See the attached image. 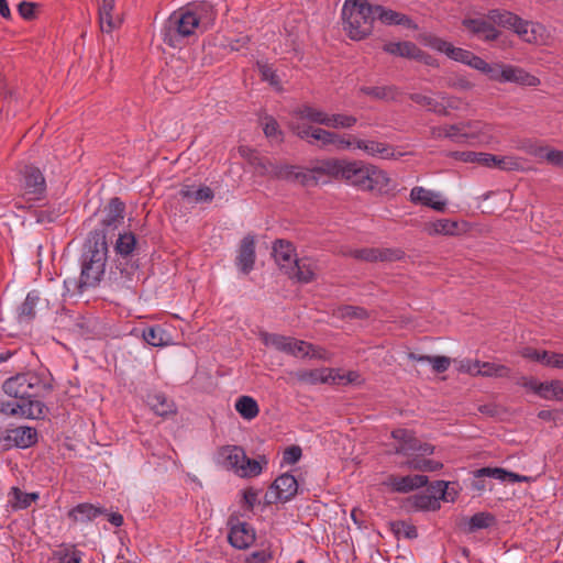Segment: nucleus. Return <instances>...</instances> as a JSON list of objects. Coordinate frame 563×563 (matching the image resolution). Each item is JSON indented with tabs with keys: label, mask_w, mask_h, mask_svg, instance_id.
Returning a JSON list of instances; mask_svg holds the SVG:
<instances>
[{
	"label": "nucleus",
	"mask_w": 563,
	"mask_h": 563,
	"mask_svg": "<svg viewBox=\"0 0 563 563\" xmlns=\"http://www.w3.org/2000/svg\"><path fill=\"white\" fill-rule=\"evenodd\" d=\"M541 26L520 18V24L516 23L514 32L527 43H537L540 36Z\"/></svg>",
	"instance_id": "49530a36"
},
{
	"label": "nucleus",
	"mask_w": 563,
	"mask_h": 563,
	"mask_svg": "<svg viewBox=\"0 0 563 563\" xmlns=\"http://www.w3.org/2000/svg\"><path fill=\"white\" fill-rule=\"evenodd\" d=\"M408 358L415 362H428L431 364L432 369L435 373H443L448 371L451 364V360L448 356L438 355V356H429V355H419L413 352L408 354Z\"/></svg>",
	"instance_id": "8fccbe9b"
},
{
	"label": "nucleus",
	"mask_w": 563,
	"mask_h": 563,
	"mask_svg": "<svg viewBox=\"0 0 563 563\" xmlns=\"http://www.w3.org/2000/svg\"><path fill=\"white\" fill-rule=\"evenodd\" d=\"M135 247L136 238L134 233L124 232L119 234L114 244V251L119 258L117 260L114 271L111 269L110 275L113 276L114 280L123 285L131 282L139 269V264L131 261Z\"/></svg>",
	"instance_id": "20e7f679"
},
{
	"label": "nucleus",
	"mask_w": 563,
	"mask_h": 563,
	"mask_svg": "<svg viewBox=\"0 0 563 563\" xmlns=\"http://www.w3.org/2000/svg\"><path fill=\"white\" fill-rule=\"evenodd\" d=\"M389 529L397 540H400L401 538L415 540L419 536L417 527L405 520L389 522Z\"/></svg>",
	"instance_id": "09e8293b"
},
{
	"label": "nucleus",
	"mask_w": 563,
	"mask_h": 563,
	"mask_svg": "<svg viewBox=\"0 0 563 563\" xmlns=\"http://www.w3.org/2000/svg\"><path fill=\"white\" fill-rule=\"evenodd\" d=\"M461 126H463V141H484L490 135L493 131L490 124L479 120H468L461 122Z\"/></svg>",
	"instance_id": "7c9ffc66"
},
{
	"label": "nucleus",
	"mask_w": 563,
	"mask_h": 563,
	"mask_svg": "<svg viewBox=\"0 0 563 563\" xmlns=\"http://www.w3.org/2000/svg\"><path fill=\"white\" fill-rule=\"evenodd\" d=\"M262 465L257 460L250 459L244 452V460L241 463L238 475L241 477H254L262 473Z\"/></svg>",
	"instance_id": "052dcab7"
},
{
	"label": "nucleus",
	"mask_w": 563,
	"mask_h": 563,
	"mask_svg": "<svg viewBox=\"0 0 563 563\" xmlns=\"http://www.w3.org/2000/svg\"><path fill=\"white\" fill-rule=\"evenodd\" d=\"M525 358L539 362L545 366L563 369V353L539 351L532 347H525L521 351Z\"/></svg>",
	"instance_id": "bb28decb"
},
{
	"label": "nucleus",
	"mask_w": 563,
	"mask_h": 563,
	"mask_svg": "<svg viewBox=\"0 0 563 563\" xmlns=\"http://www.w3.org/2000/svg\"><path fill=\"white\" fill-rule=\"evenodd\" d=\"M37 442V431L33 427L19 426L0 432V444L4 450L27 449Z\"/></svg>",
	"instance_id": "6e6552de"
},
{
	"label": "nucleus",
	"mask_w": 563,
	"mask_h": 563,
	"mask_svg": "<svg viewBox=\"0 0 563 563\" xmlns=\"http://www.w3.org/2000/svg\"><path fill=\"white\" fill-rule=\"evenodd\" d=\"M383 51L394 56L412 59L417 52V44L410 41L388 42L384 44Z\"/></svg>",
	"instance_id": "c03bdc74"
},
{
	"label": "nucleus",
	"mask_w": 563,
	"mask_h": 563,
	"mask_svg": "<svg viewBox=\"0 0 563 563\" xmlns=\"http://www.w3.org/2000/svg\"><path fill=\"white\" fill-rule=\"evenodd\" d=\"M244 450L238 445H227L220 449L219 459L221 464L238 474L239 467L244 460Z\"/></svg>",
	"instance_id": "2f4dec72"
},
{
	"label": "nucleus",
	"mask_w": 563,
	"mask_h": 563,
	"mask_svg": "<svg viewBox=\"0 0 563 563\" xmlns=\"http://www.w3.org/2000/svg\"><path fill=\"white\" fill-rule=\"evenodd\" d=\"M503 67L504 64H489L481 57L475 69L485 74L490 80L501 82L499 74L503 71Z\"/></svg>",
	"instance_id": "680f3d73"
},
{
	"label": "nucleus",
	"mask_w": 563,
	"mask_h": 563,
	"mask_svg": "<svg viewBox=\"0 0 563 563\" xmlns=\"http://www.w3.org/2000/svg\"><path fill=\"white\" fill-rule=\"evenodd\" d=\"M391 437L398 443L395 446L394 452L396 454L410 456L415 454L416 445H418V439L415 433L408 429H395L391 431Z\"/></svg>",
	"instance_id": "c756f323"
},
{
	"label": "nucleus",
	"mask_w": 563,
	"mask_h": 563,
	"mask_svg": "<svg viewBox=\"0 0 563 563\" xmlns=\"http://www.w3.org/2000/svg\"><path fill=\"white\" fill-rule=\"evenodd\" d=\"M478 375L484 377L509 378L511 375V369L501 364L493 362H481Z\"/></svg>",
	"instance_id": "4d7b16f0"
},
{
	"label": "nucleus",
	"mask_w": 563,
	"mask_h": 563,
	"mask_svg": "<svg viewBox=\"0 0 563 563\" xmlns=\"http://www.w3.org/2000/svg\"><path fill=\"white\" fill-rule=\"evenodd\" d=\"M38 404L20 402L16 399H0V413L8 417H20L26 419H40L41 408L37 410Z\"/></svg>",
	"instance_id": "2eb2a0df"
},
{
	"label": "nucleus",
	"mask_w": 563,
	"mask_h": 563,
	"mask_svg": "<svg viewBox=\"0 0 563 563\" xmlns=\"http://www.w3.org/2000/svg\"><path fill=\"white\" fill-rule=\"evenodd\" d=\"M463 126L461 123L438 126L431 129V134L435 139H449L453 142H463Z\"/></svg>",
	"instance_id": "864d4df0"
},
{
	"label": "nucleus",
	"mask_w": 563,
	"mask_h": 563,
	"mask_svg": "<svg viewBox=\"0 0 563 563\" xmlns=\"http://www.w3.org/2000/svg\"><path fill=\"white\" fill-rule=\"evenodd\" d=\"M463 25L478 38L485 42H492L498 38L499 31L489 22L484 19H466Z\"/></svg>",
	"instance_id": "a878e982"
},
{
	"label": "nucleus",
	"mask_w": 563,
	"mask_h": 563,
	"mask_svg": "<svg viewBox=\"0 0 563 563\" xmlns=\"http://www.w3.org/2000/svg\"><path fill=\"white\" fill-rule=\"evenodd\" d=\"M495 522L496 518L493 514L487 511L476 512L467 520L466 531L473 533L481 529H487Z\"/></svg>",
	"instance_id": "603ef678"
},
{
	"label": "nucleus",
	"mask_w": 563,
	"mask_h": 563,
	"mask_svg": "<svg viewBox=\"0 0 563 563\" xmlns=\"http://www.w3.org/2000/svg\"><path fill=\"white\" fill-rule=\"evenodd\" d=\"M481 165L506 172L523 169V161L521 158L516 156H498L489 153H483Z\"/></svg>",
	"instance_id": "393cba45"
},
{
	"label": "nucleus",
	"mask_w": 563,
	"mask_h": 563,
	"mask_svg": "<svg viewBox=\"0 0 563 563\" xmlns=\"http://www.w3.org/2000/svg\"><path fill=\"white\" fill-rule=\"evenodd\" d=\"M125 205L118 198H111L107 207L104 208V217L100 221L99 228L95 230H101L106 233V236L110 231H114L119 228L124 219Z\"/></svg>",
	"instance_id": "f8f14e48"
},
{
	"label": "nucleus",
	"mask_w": 563,
	"mask_h": 563,
	"mask_svg": "<svg viewBox=\"0 0 563 563\" xmlns=\"http://www.w3.org/2000/svg\"><path fill=\"white\" fill-rule=\"evenodd\" d=\"M41 301L40 292L31 290L27 292L25 300L16 310V319L19 323H30L36 316L35 308Z\"/></svg>",
	"instance_id": "473e14b6"
},
{
	"label": "nucleus",
	"mask_w": 563,
	"mask_h": 563,
	"mask_svg": "<svg viewBox=\"0 0 563 563\" xmlns=\"http://www.w3.org/2000/svg\"><path fill=\"white\" fill-rule=\"evenodd\" d=\"M426 44L434 51L444 53L450 59L467 65L474 69L481 58L473 52L462 47H455L450 42L438 36L427 37Z\"/></svg>",
	"instance_id": "0eeeda50"
},
{
	"label": "nucleus",
	"mask_w": 563,
	"mask_h": 563,
	"mask_svg": "<svg viewBox=\"0 0 563 563\" xmlns=\"http://www.w3.org/2000/svg\"><path fill=\"white\" fill-rule=\"evenodd\" d=\"M142 336L147 344L155 347L165 346L168 341L166 331L159 324L144 328Z\"/></svg>",
	"instance_id": "3c124183"
},
{
	"label": "nucleus",
	"mask_w": 563,
	"mask_h": 563,
	"mask_svg": "<svg viewBox=\"0 0 563 563\" xmlns=\"http://www.w3.org/2000/svg\"><path fill=\"white\" fill-rule=\"evenodd\" d=\"M217 10L208 1L188 3L175 10L163 23L161 36L172 48H181L213 27Z\"/></svg>",
	"instance_id": "f257e3e1"
},
{
	"label": "nucleus",
	"mask_w": 563,
	"mask_h": 563,
	"mask_svg": "<svg viewBox=\"0 0 563 563\" xmlns=\"http://www.w3.org/2000/svg\"><path fill=\"white\" fill-rule=\"evenodd\" d=\"M228 539L233 548L243 550L255 541V530L247 522H238L231 527Z\"/></svg>",
	"instance_id": "4be33fe9"
},
{
	"label": "nucleus",
	"mask_w": 563,
	"mask_h": 563,
	"mask_svg": "<svg viewBox=\"0 0 563 563\" xmlns=\"http://www.w3.org/2000/svg\"><path fill=\"white\" fill-rule=\"evenodd\" d=\"M334 369L332 368H320V369H307L297 373V378L300 382L309 384H323V383H336V376H333Z\"/></svg>",
	"instance_id": "4c0bfd02"
},
{
	"label": "nucleus",
	"mask_w": 563,
	"mask_h": 563,
	"mask_svg": "<svg viewBox=\"0 0 563 563\" xmlns=\"http://www.w3.org/2000/svg\"><path fill=\"white\" fill-rule=\"evenodd\" d=\"M499 76L501 77V84L512 82L528 87H536L540 84V79L538 77L514 65L504 64L503 71L499 74Z\"/></svg>",
	"instance_id": "5701e85b"
},
{
	"label": "nucleus",
	"mask_w": 563,
	"mask_h": 563,
	"mask_svg": "<svg viewBox=\"0 0 563 563\" xmlns=\"http://www.w3.org/2000/svg\"><path fill=\"white\" fill-rule=\"evenodd\" d=\"M355 147L364 151L369 156L382 159H395L402 155L401 153L397 154L393 145L375 140L355 139Z\"/></svg>",
	"instance_id": "a211bd4d"
},
{
	"label": "nucleus",
	"mask_w": 563,
	"mask_h": 563,
	"mask_svg": "<svg viewBox=\"0 0 563 563\" xmlns=\"http://www.w3.org/2000/svg\"><path fill=\"white\" fill-rule=\"evenodd\" d=\"M395 184L385 170L371 164L365 191L388 195L395 190Z\"/></svg>",
	"instance_id": "6ab92c4d"
},
{
	"label": "nucleus",
	"mask_w": 563,
	"mask_h": 563,
	"mask_svg": "<svg viewBox=\"0 0 563 563\" xmlns=\"http://www.w3.org/2000/svg\"><path fill=\"white\" fill-rule=\"evenodd\" d=\"M53 556L58 563H82L84 552L75 544L63 543L53 552Z\"/></svg>",
	"instance_id": "a19ab883"
},
{
	"label": "nucleus",
	"mask_w": 563,
	"mask_h": 563,
	"mask_svg": "<svg viewBox=\"0 0 563 563\" xmlns=\"http://www.w3.org/2000/svg\"><path fill=\"white\" fill-rule=\"evenodd\" d=\"M81 260L107 263L108 243L106 233L101 230H92L85 242Z\"/></svg>",
	"instance_id": "9b49d317"
},
{
	"label": "nucleus",
	"mask_w": 563,
	"mask_h": 563,
	"mask_svg": "<svg viewBox=\"0 0 563 563\" xmlns=\"http://www.w3.org/2000/svg\"><path fill=\"white\" fill-rule=\"evenodd\" d=\"M106 264L103 262L81 260V272L78 282L80 291L87 287H95L101 282L106 272Z\"/></svg>",
	"instance_id": "dca6fc26"
},
{
	"label": "nucleus",
	"mask_w": 563,
	"mask_h": 563,
	"mask_svg": "<svg viewBox=\"0 0 563 563\" xmlns=\"http://www.w3.org/2000/svg\"><path fill=\"white\" fill-rule=\"evenodd\" d=\"M344 255L369 263L396 262L405 256V252L400 249L364 247L350 250Z\"/></svg>",
	"instance_id": "9d476101"
},
{
	"label": "nucleus",
	"mask_w": 563,
	"mask_h": 563,
	"mask_svg": "<svg viewBox=\"0 0 563 563\" xmlns=\"http://www.w3.org/2000/svg\"><path fill=\"white\" fill-rule=\"evenodd\" d=\"M369 168L371 164L363 161L329 158L324 170L328 172V177L344 180L358 190L365 191Z\"/></svg>",
	"instance_id": "39448f33"
},
{
	"label": "nucleus",
	"mask_w": 563,
	"mask_h": 563,
	"mask_svg": "<svg viewBox=\"0 0 563 563\" xmlns=\"http://www.w3.org/2000/svg\"><path fill=\"white\" fill-rule=\"evenodd\" d=\"M273 559V552L269 548L260 549L250 552L244 558V563H267Z\"/></svg>",
	"instance_id": "774afa93"
},
{
	"label": "nucleus",
	"mask_w": 563,
	"mask_h": 563,
	"mask_svg": "<svg viewBox=\"0 0 563 563\" xmlns=\"http://www.w3.org/2000/svg\"><path fill=\"white\" fill-rule=\"evenodd\" d=\"M357 122V118L351 114H329L328 128L332 129H350Z\"/></svg>",
	"instance_id": "e2e57ef3"
},
{
	"label": "nucleus",
	"mask_w": 563,
	"mask_h": 563,
	"mask_svg": "<svg viewBox=\"0 0 563 563\" xmlns=\"http://www.w3.org/2000/svg\"><path fill=\"white\" fill-rule=\"evenodd\" d=\"M146 402L157 416L167 417L169 415L176 413V406L174 401L170 400L164 393L158 391L148 394Z\"/></svg>",
	"instance_id": "72a5a7b5"
},
{
	"label": "nucleus",
	"mask_w": 563,
	"mask_h": 563,
	"mask_svg": "<svg viewBox=\"0 0 563 563\" xmlns=\"http://www.w3.org/2000/svg\"><path fill=\"white\" fill-rule=\"evenodd\" d=\"M427 483L428 477L426 475H390L386 484L391 488L393 492L406 494L426 486Z\"/></svg>",
	"instance_id": "412c9836"
},
{
	"label": "nucleus",
	"mask_w": 563,
	"mask_h": 563,
	"mask_svg": "<svg viewBox=\"0 0 563 563\" xmlns=\"http://www.w3.org/2000/svg\"><path fill=\"white\" fill-rule=\"evenodd\" d=\"M273 256L276 264L283 269L286 274L290 271V268L296 263L297 254L296 249L289 241L285 240H276L273 244Z\"/></svg>",
	"instance_id": "aec40b11"
},
{
	"label": "nucleus",
	"mask_w": 563,
	"mask_h": 563,
	"mask_svg": "<svg viewBox=\"0 0 563 563\" xmlns=\"http://www.w3.org/2000/svg\"><path fill=\"white\" fill-rule=\"evenodd\" d=\"M38 497V493H25L13 486L8 494V504L13 510H22L29 508Z\"/></svg>",
	"instance_id": "58836bf2"
},
{
	"label": "nucleus",
	"mask_w": 563,
	"mask_h": 563,
	"mask_svg": "<svg viewBox=\"0 0 563 563\" xmlns=\"http://www.w3.org/2000/svg\"><path fill=\"white\" fill-rule=\"evenodd\" d=\"M410 509L415 511L438 510L440 508L439 498L435 495L416 494L408 499Z\"/></svg>",
	"instance_id": "79ce46f5"
},
{
	"label": "nucleus",
	"mask_w": 563,
	"mask_h": 563,
	"mask_svg": "<svg viewBox=\"0 0 563 563\" xmlns=\"http://www.w3.org/2000/svg\"><path fill=\"white\" fill-rule=\"evenodd\" d=\"M329 164V158L319 161L311 167H300L298 184L302 187H316L320 184L323 176H328L325 165Z\"/></svg>",
	"instance_id": "c85d7f7f"
},
{
	"label": "nucleus",
	"mask_w": 563,
	"mask_h": 563,
	"mask_svg": "<svg viewBox=\"0 0 563 563\" xmlns=\"http://www.w3.org/2000/svg\"><path fill=\"white\" fill-rule=\"evenodd\" d=\"M263 131L267 139L283 142V131L279 128L278 122L272 115H266L263 122Z\"/></svg>",
	"instance_id": "0e129e2a"
},
{
	"label": "nucleus",
	"mask_w": 563,
	"mask_h": 563,
	"mask_svg": "<svg viewBox=\"0 0 563 563\" xmlns=\"http://www.w3.org/2000/svg\"><path fill=\"white\" fill-rule=\"evenodd\" d=\"M409 99L415 103L426 108L427 111L440 115V112H444V108L440 106V100L434 99L432 96H428L421 92L409 93Z\"/></svg>",
	"instance_id": "6e6d98bb"
},
{
	"label": "nucleus",
	"mask_w": 563,
	"mask_h": 563,
	"mask_svg": "<svg viewBox=\"0 0 563 563\" xmlns=\"http://www.w3.org/2000/svg\"><path fill=\"white\" fill-rule=\"evenodd\" d=\"M101 515H107V509L89 503H80L68 510L67 517L74 523H88Z\"/></svg>",
	"instance_id": "b1692460"
},
{
	"label": "nucleus",
	"mask_w": 563,
	"mask_h": 563,
	"mask_svg": "<svg viewBox=\"0 0 563 563\" xmlns=\"http://www.w3.org/2000/svg\"><path fill=\"white\" fill-rule=\"evenodd\" d=\"M360 92L369 96L376 100L384 101H396L401 95L400 89L395 85L388 86H363L360 88Z\"/></svg>",
	"instance_id": "c9c22d12"
},
{
	"label": "nucleus",
	"mask_w": 563,
	"mask_h": 563,
	"mask_svg": "<svg viewBox=\"0 0 563 563\" xmlns=\"http://www.w3.org/2000/svg\"><path fill=\"white\" fill-rule=\"evenodd\" d=\"M235 410L246 420L257 417L260 407L257 401L251 396H241L235 401Z\"/></svg>",
	"instance_id": "de8ad7c7"
},
{
	"label": "nucleus",
	"mask_w": 563,
	"mask_h": 563,
	"mask_svg": "<svg viewBox=\"0 0 563 563\" xmlns=\"http://www.w3.org/2000/svg\"><path fill=\"white\" fill-rule=\"evenodd\" d=\"M271 494L275 495L274 503L276 501H288L298 492V483L294 475L285 473L278 476L269 487ZM273 503V500H268Z\"/></svg>",
	"instance_id": "f3484780"
},
{
	"label": "nucleus",
	"mask_w": 563,
	"mask_h": 563,
	"mask_svg": "<svg viewBox=\"0 0 563 563\" xmlns=\"http://www.w3.org/2000/svg\"><path fill=\"white\" fill-rule=\"evenodd\" d=\"M405 465L411 470L421 472H437L443 467V464L439 461L424 459L421 456H415L408 460Z\"/></svg>",
	"instance_id": "13d9d810"
},
{
	"label": "nucleus",
	"mask_w": 563,
	"mask_h": 563,
	"mask_svg": "<svg viewBox=\"0 0 563 563\" xmlns=\"http://www.w3.org/2000/svg\"><path fill=\"white\" fill-rule=\"evenodd\" d=\"M179 195L188 202H210L214 197L213 190L208 186L196 188L194 185H183Z\"/></svg>",
	"instance_id": "f704fd0d"
},
{
	"label": "nucleus",
	"mask_w": 563,
	"mask_h": 563,
	"mask_svg": "<svg viewBox=\"0 0 563 563\" xmlns=\"http://www.w3.org/2000/svg\"><path fill=\"white\" fill-rule=\"evenodd\" d=\"M372 15H374V21L378 20L385 25H404L410 26L411 19L400 12L394 11L391 9L385 8L383 5H372Z\"/></svg>",
	"instance_id": "cd10ccee"
},
{
	"label": "nucleus",
	"mask_w": 563,
	"mask_h": 563,
	"mask_svg": "<svg viewBox=\"0 0 563 563\" xmlns=\"http://www.w3.org/2000/svg\"><path fill=\"white\" fill-rule=\"evenodd\" d=\"M296 114L300 119L308 120L316 124L325 125L329 121V114L323 112L322 110H319L317 108L310 107V106H302L296 110Z\"/></svg>",
	"instance_id": "5fc2aeb1"
},
{
	"label": "nucleus",
	"mask_w": 563,
	"mask_h": 563,
	"mask_svg": "<svg viewBox=\"0 0 563 563\" xmlns=\"http://www.w3.org/2000/svg\"><path fill=\"white\" fill-rule=\"evenodd\" d=\"M262 340L266 346H272L279 352H284L296 357L308 356L310 351L313 350V345L311 343L277 333H264Z\"/></svg>",
	"instance_id": "423d86ee"
},
{
	"label": "nucleus",
	"mask_w": 563,
	"mask_h": 563,
	"mask_svg": "<svg viewBox=\"0 0 563 563\" xmlns=\"http://www.w3.org/2000/svg\"><path fill=\"white\" fill-rule=\"evenodd\" d=\"M3 393L20 402L38 404L41 408L40 419H44L48 408L44 399L53 391L51 379L40 373L27 371L18 373L2 383Z\"/></svg>",
	"instance_id": "f03ea898"
},
{
	"label": "nucleus",
	"mask_w": 563,
	"mask_h": 563,
	"mask_svg": "<svg viewBox=\"0 0 563 563\" xmlns=\"http://www.w3.org/2000/svg\"><path fill=\"white\" fill-rule=\"evenodd\" d=\"M343 30L350 38L360 41L373 31L374 15L368 0H345L342 8Z\"/></svg>",
	"instance_id": "7ed1b4c3"
},
{
	"label": "nucleus",
	"mask_w": 563,
	"mask_h": 563,
	"mask_svg": "<svg viewBox=\"0 0 563 563\" xmlns=\"http://www.w3.org/2000/svg\"><path fill=\"white\" fill-rule=\"evenodd\" d=\"M487 18L490 22L498 24L499 26L510 29L512 31L516 26V23L520 24V16L506 10H489L487 13Z\"/></svg>",
	"instance_id": "a18cd8bd"
},
{
	"label": "nucleus",
	"mask_w": 563,
	"mask_h": 563,
	"mask_svg": "<svg viewBox=\"0 0 563 563\" xmlns=\"http://www.w3.org/2000/svg\"><path fill=\"white\" fill-rule=\"evenodd\" d=\"M440 106L444 108V112H440V115L446 117L451 110H460L462 108V99L456 96H450L445 92L439 93Z\"/></svg>",
	"instance_id": "338daca9"
},
{
	"label": "nucleus",
	"mask_w": 563,
	"mask_h": 563,
	"mask_svg": "<svg viewBox=\"0 0 563 563\" xmlns=\"http://www.w3.org/2000/svg\"><path fill=\"white\" fill-rule=\"evenodd\" d=\"M429 235H455L459 233V222L450 219H439L426 225Z\"/></svg>",
	"instance_id": "37998d69"
},
{
	"label": "nucleus",
	"mask_w": 563,
	"mask_h": 563,
	"mask_svg": "<svg viewBox=\"0 0 563 563\" xmlns=\"http://www.w3.org/2000/svg\"><path fill=\"white\" fill-rule=\"evenodd\" d=\"M300 166L290 164H272L269 163L268 175L278 180L298 184Z\"/></svg>",
	"instance_id": "ea45409f"
},
{
	"label": "nucleus",
	"mask_w": 563,
	"mask_h": 563,
	"mask_svg": "<svg viewBox=\"0 0 563 563\" xmlns=\"http://www.w3.org/2000/svg\"><path fill=\"white\" fill-rule=\"evenodd\" d=\"M22 176L23 197L29 201L43 199L46 194V181L41 169L33 165L25 166Z\"/></svg>",
	"instance_id": "1a4fd4ad"
},
{
	"label": "nucleus",
	"mask_w": 563,
	"mask_h": 563,
	"mask_svg": "<svg viewBox=\"0 0 563 563\" xmlns=\"http://www.w3.org/2000/svg\"><path fill=\"white\" fill-rule=\"evenodd\" d=\"M534 156L544 158L549 164L563 168V151L539 146L533 152Z\"/></svg>",
	"instance_id": "bf43d9fd"
},
{
	"label": "nucleus",
	"mask_w": 563,
	"mask_h": 563,
	"mask_svg": "<svg viewBox=\"0 0 563 563\" xmlns=\"http://www.w3.org/2000/svg\"><path fill=\"white\" fill-rule=\"evenodd\" d=\"M410 201L413 205L431 208L438 212H443L446 209V200L441 199V194L427 189L421 186H416L410 190Z\"/></svg>",
	"instance_id": "4468645a"
},
{
	"label": "nucleus",
	"mask_w": 563,
	"mask_h": 563,
	"mask_svg": "<svg viewBox=\"0 0 563 563\" xmlns=\"http://www.w3.org/2000/svg\"><path fill=\"white\" fill-rule=\"evenodd\" d=\"M255 260V236L247 234L242 239L239 245L235 265L242 274L247 275L253 271Z\"/></svg>",
	"instance_id": "ddd939ff"
},
{
	"label": "nucleus",
	"mask_w": 563,
	"mask_h": 563,
	"mask_svg": "<svg viewBox=\"0 0 563 563\" xmlns=\"http://www.w3.org/2000/svg\"><path fill=\"white\" fill-rule=\"evenodd\" d=\"M511 472L501 467H482L476 471L477 477H489L499 482H509Z\"/></svg>",
	"instance_id": "69168bd1"
},
{
	"label": "nucleus",
	"mask_w": 563,
	"mask_h": 563,
	"mask_svg": "<svg viewBox=\"0 0 563 563\" xmlns=\"http://www.w3.org/2000/svg\"><path fill=\"white\" fill-rule=\"evenodd\" d=\"M316 266L306 258L297 260L287 275L299 283L309 284L316 279Z\"/></svg>",
	"instance_id": "e433bc0d"
}]
</instances>
